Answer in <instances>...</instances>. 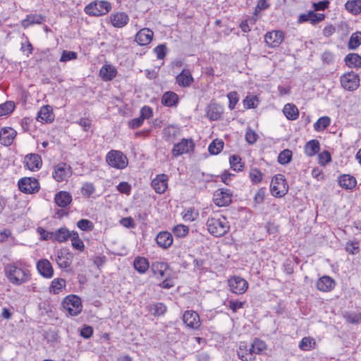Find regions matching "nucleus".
Segmentation results:
<instances>
[{
	"instance_id": "24",
	"label": "nucleus",
	"mask_w": 361,
	"mask_h": 361,
	"mask_svg": "<svg viewBox=\"0 0 361 361\" xmlns=\"http://www.w3.org/2000/svg\"><path fill=\"white\" fill-rule=\"evenodd\" d=\"M154 36V32L149 28H142L135 35V41L139 45L145 46L149 44Z\"/></svg>"
},
{
	"instance_id": "49",
	"label": "nucleus",
	"mask_w": 361,
	"mask_h": 361,
	"mask_svg": "<svg viewBox=\"0 0 361 361\" xmlns=\"http://www.w3.org/2000/svg\"><path fill=\"white\" fill-rule=\"evenodd\" d=\"M95 186L92 183L85 182L81 187V194L85 197H90L95 192Z\"/></svg>"
},
{
	"instance_id": "43",
	"label": "nucleus",
	"mask_w": 361,
	"mask_h": 361,
	"mask_svg": "<svg viewBox=\"0 0 361 361\" xmlns=\"http://www.w3.org/2000/svg\"><path fill=\"white\" fill-rule=\"evenodd\" d=\"M71 256L68 253L59 252L56 262L59 267L68 268L71 264Z\"/></svg>"
},
{
	"instance_id": "12",
	"label": "nucleus",
	"mask_w": 361,
	"mask_h": 361,
	"mask_svg": "<svg viewBox=\"0 0 361 361\" xmlns=\"http://www.w3.org/2000/svg\"><path fill=\"white\" fill-rule=\"evenodd\" d=\"M232 196L229 190L219 189L213 195V202L218 207H226L231 203Z\"/></svg>"
},
{
	"instance_id": "21",
	"label": "nucleus",
	"mask_w": 361,
	"mask_h": 361,
	"mask_svg": "<svg viewBox=\"0 0 361 361\" xmlns=\"http://www.w3.org/2000/svg\"><path fill=\"white\" fill-rule=\"evenodd\" d=\"M24 164L32 171H38L42 164V158L39 154H30L25 157Z\"/></svg>"
},
{
	"instance_id": "57",
	"label": "nucleus",
	"mask_w": 361,
	"mask_h": 361,
	"mask_svg": "<svg viewBox=\"0 0 361 361\" xmlns=\"http://www.w3.org/2000/svg\"><path fill=\"white\" fill-rule=\"evenodd\" d=\"M229 101L228 107L231 110L235 109V105L239 101L238 94L235 91H232L227 94Z\"/></svg>"
},
{
	"instance_id": "37",
	"label": "nucleus",
	"mask_w": 361,
	"mask_h": 361,
	"mask_svg": "<svg viewBox=\"0 0 361 361\" xmlns=\"http://www.w3.org/2000/svg\"><path fill=\"white\" fill-rule=\"evenodd\" d=\"M285 116L290 121H295L299 117V110L293 104H286L283 109Z\"/></svg>"
},
{
	"instance_id": "1",
	"label": "nucleus",
	"mask_w": 361,
	"mask_h": 361,
	"mask_svg": "<svg viewBox=\"0 0 361 361\" xmlns=\"http://www.w3.org/2000/svg\"><path fill=\"white\" fill-rule=\"evenodd\" d=\"M4 272L8 281L16 286L27 283L32 276L30 270L20 261L7 264Z\"/></svg>"
},
{
	"instance_id": "63",
	"label": "nucleus",
	"mask_w": 361,
	"mask_h": 361,
	"mask_svg": "<svg viewBox=\"0 0 361 361\" xmlns=\"http://www.w3.org/2000/svg\"><path fill=\"white\" fill-rule=\"evenodd\" d=\"M258 138V135L252 129L248 128L245 134V140L249 144H254Z\"/></svg>"
},
{
	"instance_id": "8",
	"label": "nucleus",
	"mask_w": 361,
	"mask_h": 361,
	"mask_svg": "<svg viewBox=\"0 0 361 361\" xmlns=\"http://www.w3.org/2000/svg\"><path fill=\"white\" fill-rule=\"evenodd\" d=\"M341 86L348 91H354L360 85V76L357 73L350 71L343 74L340 79Z\"/></svg>"
},
{
	"instance_id": "50",
	"label": "nucleus",
	"mask_w": 361,
	"mask_h": 361,
	"mask_svg": "<svg viewBox=\"0 0 361 361\" xmlns=\"http://www.w3.org/2000/svg\"><path fill=\"white\" fill-rule=\"evenodd\" d=\"M173 233L177 238H184L189 233V227L184 224H178L173 228Z\"/></svg>"
},
{
	"instance_id": "27",
	"label": "nucleus",
	"mask_w": 361,
	"mask_h": 361,
	"mask_svg": "<svg viewBox=\"0 0 361 361\" xmlns=\"http://www.w3.org/2000/svg\"><path fill=\"white\" fill-rule=\"evenodd\" d=\"M172 235L167 231L160 232L156 238L157 245L162 248H169L173 244Z\"/></svg>"
},
{
	"instance_id": "35",
	"label": "nucleus",
	"mask_w": 361,
	"mask_h": 361,
	"mask_svg": "<svg viewBox=\"0 0 361 361\" xmlns=\"http://www.w3.org/2000/svg\"><path fill=\"white\" fill-rule=\"evenodd\" d=\"M163 133L166 141L173 142L180 135V130L174 126H168L164 129Z\"/></svg>"
},
{
	"instance_id": "10",
	"label": "nucleus",
	"mask_w": 361,
	"mask_h": 361,
	"mask_svg": "<svg viewBox=\"0 0 361 361\" xmlns=\"http://www.w3.org/2000/svg\"><path fill=\"white\" fill-rule=\"evenodd\" d=\"M19 190L26 194H34L39 191V183L35 178H23L18 181Z\"/></svg>"
},
{
	"instance_id": "59",
	"label": "nucleus",
	"mask_w": 361,
	"mask_h": 361,
	"mask_svg": "<svg viewBox=\"0 0 361 361\" xmlns=\"http://www.w3.org/2000/svg\"><path fill=\"white\" fill-rule=\"evenodd\" d=\"M77 56H78V54L76 52L64 50L62 52V54H61V56L60 59V61L61 62H66V61H68L71 60L76 59Z\"/></svg>"
},
{
	"instance_id": "39",
	"label": "nucleus",
	"mask_w": 361,
	"mask_h": 361,
	"mask_svg": "<svg viewBox=\"0 0 361 361\" xmlns=\"http://www.w3.org/2000/svg\"><path fill=\"white\" fill-rule=\"evenodd\" d=\"M66 280L61 278L54 279L49 288V293L52 294H59L66 287Z\"/></svg>"
},
{
	"instance_id": "3",
	"label": "nucleus",
	"mask_w": 361,
	"mask_h": 361,
	"mask_svg": "<svg viewBox=\"0 0 361 361\" xmlns=\"http://www.w3.org/2000/svg\"><path fill=\"white\" fill-rule=\"evenodd\" d=\"M111 8V4L108 1L95 0L85 6L84 11L90 16L99 17L107 14Z\"/></svg>"
},
{
	"instance_id": "28",
	"label": "nucleus",
	"mask_w": 361,
	"mask_h": 361,
	"mask_svg": "<svg viewBox=\"0 0 361 361\" xmlns=\"http://www.w3.org/2000/svg\"><path fill=\"white\" fill-rule=\"evenodd\" d=\"M176 82L180 87H189L193 82V78L190 70L183 69L182 72L176 76Z\"/></svg>"
},
{
	"instance_id": "31",
	"label": "nucleus",
	"mask_w": 361,
	"mask_h": 361,
	"mask_svg": "<svg viewBox=\"0 0 361 361\" xmlns=\"http://www.w3.org/2000/svg\"><path fill=\"white\" fill-rule=\"evenodd\" d=\"M223 108L217 104H210L207 109V116L212 121L219 120L223 114Z\"/></svg>"
},
{
	"instance_id": "36",
	"label": "nucleus",
	"mask_w": 361,
	"mask_h": 361,
	"mask_svg": "<svg viewBox=\"0 0 361 361\" xmlns=\"http://www.w3.org/2000/svg\"><path fill=\"white\" fill-rule=\"evenodd\" d=\"M72 233L73 231H70L68 228H61L54 231L53 240L59 243L66 242L70 238Z\"/></svg>"
},
{
	"instance_id": "56",
	"label": "nucleus",
	"mask_w": 361,
	"mask_h": 361,
	"mask_svg": "<svg viewBox=\"0 0 361 361\" xmlns=\"http://www.w3.org/2000/svg\"><path fill=\"white\" fill-rule=\"evenodd\" d=\"M257 102L256 96H247L243 100V105L245 109H254L257 107Z\"/></svg>"
},
{
	"instance_id": "17",
	"label": "nucleus",
	"mask_w": 361,
	"mask_h": 361,
	"mask_svg": "<svg viewBox=\"0 0 361 361\" xmlns=\"http://www.w3.org/2000/svg\"><path fill=\"white\" fill-rule=\"evenodd\" d=\"M325 19V15L323 13H316L313 11H310L306 13H302L298 16V23H303L310 22L312 25H316Z\"/></svg>"
},
{
	"instance_id": "30",
	"label": "nucleus",
	"mask_w": 361,
	"mask_h": 361,
	"mask_svg": "<svg viewBox=\"0 0 361 361\" xmlns=\"http://www.w3.org/2000/svg\"><path fill=\"white\" fill-rule=\"evenodd\" d=\"M117 71L111 65H104L99 71V76L104 81H111L116 75Z\"/></svg>"
},
{
	"instance_id": "15",
	"label": "nucleus",
	"mask_w": 361,
	"mask_h": 361,
	"mask_svg": "<svg viewBox=\"0 0 361 361\" xmlns=\"http://www.w3.org/2000/svg\"><path fill=\"white\" fill-rule=\"evenodd\" d=\"M153 275L159 280L166 277L169 274V265L166 262L157 261L152 264L150 267Z\"/></svg>"
},
{
	"instance_id": "20",
	"label": "nucleus",
	"mask_w": 361,
	"mask_h": 361,
	"mask_svg": "<svg viewBox=\"0 0 361 361\" xmlns=\"http://www.w3.org/2000/svg\"><path fill=\"white\" fill-rule=\"evenodd\" d=\"M238 358L242 361H254L255 356L252 353L251 345H248L245 342H240L237 350Z\"/></svg>"
},
{
	"instance_id": "62",
	"label": "nucleus",
	"mask_w": 361,
	"mask_h": 361,
	"mask_svg": "<svg viewBox=\"0 0 361 361\" xmlns=\"http://www.w3.org/2000/svg\"><path fill=\"white\" fill-rule=\"evenodd\" d=\"M319 163L322 166H325L327 163L330 162L331 160V154L327 151H324L322 153L319 154Z\"/></svg>"
},
{
	"instance_id": "14",
	"label": "nucleus",
	"mask_w": 361,
	"mask_h": 361,
	"mask_svg": "<svg viewBox=\"0 0 361 361\" xmlns=\"http://www.w3.org/2000/svg\"><path fill=\"white\" fill-rule=\"evenodd\" d=\"M36 268L39 274L45 279H51L54 276V268L47 259L38 260L36 263Z\"/></svg>"
},
{
	"instance_id": "6",
	"label": "nucleus",
	"mask_w": 361,
	"mask_h": 361,
	"mask_svg": "<svg viewBox=\"0 0 361 361\" xmlns=\"http://www.w3.org/2000/svg\"><path fill=\"white\" fill-rule=\"evenodd\" d=\"M270 190L276 197H283L288 191V185L282 174L274 176L271 181Z\"/></svg>"
},
{
	"instance_id": "48",
	"label": "nucleus",
	"mask_w": 361,
	"mask_h": 361,
	"mask_svg": "<svg viewBox=\"0 0 361 361\" xmlns=\"http://www.w3.org/2000/svg\"><path fill=\"white\" fill-rule=\"evenodd\" d=\"M361 44V32L352 34L348 42L349 49H356Z\"/></svg>"
},
{
	"instance_id": "64",
	"label": "nucleus",
	"mask_w": 361,
	"mask_h": 361,
	"mask_svg": "<svg viewBox=\"0 0 361 361\" xmlns=\"http://www.w3.org/2000/svg\"><path fill=\"white\" fill-rule=\"evenodd\" d=\"M142 119H149L153 116V111L150 106H145L140 110V116Z\"/></svg>"
},
{
	"instance_id": "55",
	"label": "nucleus",
	"mask_w": 361,
	"mask_h": 361,
	"mask_svg": "<svg viewBox=\"0 0 361 361\" xmlns=\"http://www.w3.org/2000/svg\"><path fill=\"white\" fill-rule=\"evenodd\" d=\"M77 226L82 231H91L94 228L93 223L88 219H80L77 223Z\"/></svg>"
},
{
	"instance_id": "53",
	"label": "nucleus",
	"mask_w": 361,
	"mask_h": 361,
	"mask_svg": "<svg viewBox=\"0 0 361 361\" xmlns=\"http://www.w3.org/2000/svg\"><path fill=\"white\" fill-rule=\"evenodd\" d=\"M292 159V152L290 149H284L281 152L278 157V161L281 164H288Z\"/></svg>"
},
{
	"instance_id": "2",
	"label": "nucleus",
	"mask_w": 361,
	"mask_h": 361,
	"mask_svg": "<svg viewBox=\"0 0 361 361\" xmlns=\"http://www.w3.org/2000/svg\"><path fill=\"white\" fill-rule=\"evenodd\" d=\"M206 226L208 232L215 237L224 236L230 228L227 219L224 216L217 214L208 218Z\"/></svg>"
},
{
	"instance_id": "16",
	"label": "nucleus",
	"mask_w": 361,
	"mask_h": 361,
	"mask_svg": "<svg viewBox=\"0 0 361 361\" xmlns=\"http://www.w3.org/2000/svg\"><path fill=\"white\" fill-rule=\"evenodd\" d=\"M168 180L167 175L159 174L152 180L151 186L157 193L163 194L168 188Z\"/></svg>"
},
{
	"instance_id": "41",
	"label": "nucleus",
	"mask_w": 361,
	"mask_h": 361,
	"mask_svg": "<svg viewBox=\"0 0 361 361\" xmlns=\"http://www.w3.org/2000/svg\"><path fill=\"white\" fill-rule=\"evenodd\" d=\"M345 62L350 68H361V56L357 54H348L345 58Z\"/></svg>"
},
{
	"instance_id": "33",
	"label": "nucleus",
	"mask_w": 361,
	"mask_h": 361,
	"mask_svg": "<svg viewBox=\"0 0 361 361\" xmlns=\"http://www.w3.org/2000/svg\"><path fill=\"white\" fill-rule=\"evenodd\" d=\"M178 101L179 98L178 94L171 91L166 92L161 97V104L168 107L176 106Z\"/></svg>"
},
{
	"instance_id": "22",
	"label": "nucleus",
	"mask_w": 361,
	"mask_h": 361,
	"mask_svg": "<svg viewBox=\"0 0 361 361\" xmlns=\"http://www.w3.org/2000/svg\"><path fill=\"white\" fill-rule=\"evenodd\" d=\"M17 135L16 131L11 127H4L0 130V142L4 146H10Z\"/></svg>"
},
{
	"instance_id": "54",
	"label": "nucleus",
	"mask_w": 361,
	"mask_h": 361,
	"mask_svg": "<svg viewBox=\"0 0 361 361\" xmlns=\"http://www.w3.org/2000/svg\"><path fill=\"white\" fill-rule=\"evenodd\" d=\"M15 104L13 102H6L0 105V116L8 115L13 111Z\"/></svg>"
},
{
	"instance_id": "61",
	"label": "nucleus",
	"mask_w": 361,
	"mask_h": 361,
	"mask_svg": "<svg viewBox=\"0 0 361 361\" xmlns=\"http://www.w3.org/2000/svg\"><path fill=\"white\" fill-rule=\"evenodd\" d=\"M38 234L40 236V239L42 240H53L54 231H47L42 227H39L37 230Z\"/></svg>"
},
{
	"instance_id": "40",
	"label": "nucleus",
	"mask_w": 361,
	"mask_h": 361,
	"mask_svg": "<svg viewBox=\"0 0 361 361\" xmlns=\"http://www.w3.org/2000/svg\"><path fill=\"white\" fill-rule=\"evenodd\" d=\"M345 8L352 15L357 16L361 13V0H348L345 4Z\"/></svg>"
},
{
	"instance_id": "7",
	"label": "nucleus",
	"mask_w": 361,
	"mask_h": 361,
	"mask_svg": "<svg viewBox=\"0 0 361 361\" xmlns=\"http://www.w3.org/2000/svg\"><path fill=\"white\" fill-rule=\"evenodd\" d=\"M72 167L66 163H59L54 167L52 177L56 182L67 181L72 176Z\"/></svg>"
},
{
	"instance_id": "5",
	"label": "nucleus",
	"mask_w": 361,
	"mask_h": 361,
	"mask_svg": "<svg viewBox=\"0 0 361 361\" xmlns=\"http://www.w3.org/2000/svg\"><path fill=\"white\" fill-rule=\"evenodd\" d=\"M62 306L64 311L71 316L78 315L82 309L81 300L75 295L66 296L62 301Z\"/></svg>"
},
{
	"instance_id": "26",
	"label": "nucleus",
	"mask_w": 361,
	"mask_h": 361,
	"mask_svg": "<svg viewBox=\"0 0 361 361\" xmlns=\"http://www.w3.org/2000/svg\"><path fill=\"white\" fill-rule=\"evenodd\" d=\"M72 200V195L66 191H59L54 197L56 204L62 208L68 206L71 203Z\"/></svg>"
},
{
	"instance_id": "13",
	"label": "nucleus",
	"mask_w": 361,
	"mask_h": 361,
	"mask_svg": "<svg viewBox=\"0 0 361 361\" xmlns=\"http://www.w3.org/2000/svg\"><path fill=\"white\" fill-rule=\"evenodd\" d=\"M284 39V33L281 30H272L264 35V41L268 47L276 48L280 46Z\"/></svg>"
},
{
	"instance_id": "18",
	"label": "nucleus",
	"mask_w": 361,
	"mask_h": 361,
	"mask_svg": "<svg viewBox=\"0 0 361 361\" xmlns=\"http://www.w3.org/2000/svg\"><path fill=\"white\" fill-rule=\"evenodd\" d=\"M111 25L116 28L125 27L129 22V16L124 12H114L109 16Z\"/></svg>"
},
{
	"instance_id": "19",
	"label": "nucleus",
	"mask_w": 361,
	"mask_h": 361,
	"mask_svg": "<svg viewBox=\"0 0 361 361\" xmlns=\"http://www.w3.org/2000/svg\"><path fill=\"white\" fill-rule=\"evenodd\" d=\"M183 322L190 328L197 329L200 326L201 322L199 314L192 310H187L183 315Z\"/></svg>"
},
{
	"instance_id": "9",
	"label": "nucleus",
	"mask_w": 361,
	"mask_h": 361,
	"mask_svg": "<svg viewBox=\"0 0 361 361\" xmlns=\"http://www.w3.org/2000/svg\"><path fill=\"white\" fill-rule=\"evenodd\" d=\"M195 143L192 139H182L180 142L174 144L171 154L173 157H178L183 154H188L193 151Z\"/></svg>"
},
{
	"instance_id": "52",
	"label": "nucleus",
	"mask_w": 361,
	"mask_h": 361,
	"mask_svg": "<svg viewBox=\"0 0 361 361\" xmlns=\"http://www.w3.org/2000/svg\"><path fill=\"white\" fill-rule=\"evenodd\" d=\"M263 174L257 168L251 169L249 173V177L253 184H258L262 180Z\"/></svg>"
},
{
	"instance_id": "23",
	"label": "nucleus",
	"mask_w": 361,
	"mask_h": 361,
	"mask_svg": "<svg viewBox=\"0 0 361 361\" xmlns=\"http://www.w3.org/2000/svg\"><path fill=\"white\" fill-rule=\"evenodd\" d=\"M336 284L334 279L329 276H323L317 280L316 286L322 292H329L335 288Z\"/></svg>"
},
{
	"instance_id": "34",
	"label": "nucleus",
	"mask_w": 361,
	"mask_h": 361,
	"mask_svg": "<svg viewBox=\"0 0 361 361\" xmlns=\"http://www.w3.org/2000/svg\"><path fill=\"white\" fill-rule=\"evenodd\" d=\"M69 239H71L73 249L77 251L78 253H82L85 251V244L77 231H73V233Z\"/></svg>"
},
{
	"instance_id": "25",
	"label": "nucleus",
	"mask_w": 361,
	"mask_h": 361,
	"mask_svg": "<svg viewBox=\"0 0 361 361\" xmlns=\"http://www.w3.org/2000/svg\"><path fill=\"white\" fill-rule=\"evenodd\" d=\"M54 119L52 107L49 105L42 106L37 114V120L42 123H51Z\"/></svg>"
},
{
	"instance_id": "58",
	"label": "nucleus",
	"mask_w": 361,
	"mask_h": 361,
	"mask_svg": "<svg viewBox=\"0 0 361 361\" xmlns=\"http://www.w3.org/2000/svg\"><path fill=\"white\" fill-rule=\"evenodd\" d=\"M245 302H241L235 300H228L227 301V306L232 310L233 312H236L238 310L244 307Z\"/></svg>"
},
{
	"instance_id": "4",
	"label": "nucleus",
	"mask_w": 361,
	"mask_h": 361,
	"mask_svg": "<svg viewBox=\"0 0 361 361\" xmlns=\"http://www.w3.org/2000/svg\"><path fill=\"white\" fill-rule=\"evenodd\" d=\"M106 164L116 169L122 170L128 165V159L126 155L120 150L111 149L106 155Z\"/></svg>"
},
{
	"instance_id": "45",
	"label": "nucleus",
	"mask_w": 361,
	"mask_h": 361,
	"mask_svg": "<svg viewBox=\"0 0 361 361\" xmlns=\"http://www.w3.org/2000/svg\"><path fill=\"white\" fill-rule=\"evenodd\" d=\"M331 118L329 116L320 117L314 124V130L317 132H322L329 126Z\"/></svg>"
},
{
	"instance_id": "11",
	"label": "nucleus",
	"mask_w": 361,
	"mask_h": 361,
	"mask_svg": "<svg viewBox=\"0 0 361 361\" xmlns=\"http://www.w3.org/2000/svg\"><path fill=\"white\" fill-rule=\"evenodd\" d=\"M228 286L232 293L241 295L245 293L248 288V283L240 276H234L229 279Z\"/></svg>"
},
{
	"instance_id": "38",
	"label": "nucleus",
	"mask_w": 361,
	"mask_h": 361,
	"mask_svg": "<svg viewBox=\"0 0 361 361\" xmlns=\"http://www.w3.org/2000/svg\"><path fill=\"white\" fill-rule=\"evenodd\" d=\"M305 153L308 157H312L320 150V144L317 140H312L305 145Z\"/></svg>"
},
{
	"instance_id": "44",
	"label": "nucleus",
	"mask_w": 361,
	"mask_h": 361,
	"mask_svg": "<svg viewBox=\"0 0 361 361\" xmlns=\"http://www.w3.org/2000/svg\"><path fill=\"white\" fill-rule=\"evenodd\" d=\"M315 340L310 336L304 337L299 343V348L303 351H309L314 348Z\"/></svg>"
},
{
	"instance_id": "32",
	"label": "nucleus",
	"mask_w": 361,
	"mask_h": 361,
	"mask_svg": "<svg viewBox=\"0 0 361 361\" xmlns=\"http://www.w3.org/2000/svg\"><path fill=\"white\" fill-rule=\"evenodd\" d=\"M134 269L140 274H145L149 268V263L144 257H136L133 262Z\"/></svg>"
},
{
	"instance_id": "60",
	"label": "nucleus",
	"mask_w": 361,
	"mask_h": 361,
	"mask_svg": "<svg viewBox=\"0 0 361 361\" xmlns=\"http://www.w3.org/2000/svg\"><path fill=\"white\" fill-rule=\"evenodd\" d=\"M152 310H153L152 314L154 315L160 316L166 312V307L163 303L157 302L153 305Z\"/></svg>"
},
{
	"instance_id": "29",
	"label": "nucleus",
	"mask_w": 361,
	"mask_h": 361,
	"mask_svg": "<svg viewBox=\"0 0 361 361\" xmlns=\"http://www.w3.org/2000/svg\"><path fill=\"white\" fill-rule=\"evenodd\" d=\"M338 182V185L345 190H352L355 188L357 185V180L355 178L348 174H343L340 176Z\"/></svg>"
},
{
	"instance_id": "51",
	"label": "nucleus",
	"mask_w": 361,
	"mask_h": 361,
	"mask_svg": "<svg viewBox=\"0 0 361 361\" xmlns=\"http://www.w3.org/2000/svg\"><path fill=\"white\" fill-rule=\"evenodd\" d=\"M251 346L252 348V353H254L255 356L257 354H260L267 348L266 343L258 338H255L254 340L253 343L251 344Z\"/></svg>"
},
{
	"instance_id": "42",
	"label": "nucleus",
	"mask_w": 361,
	"mask_h": 361,
	"mask_svg": "<svg viewBox=\"0 0 361 361\" xmlns=\"http://www.w3.org/2000/svg\"><path fill=\"white\" fill-rule=\"evenodd\" d=\"M183 219L186 222L195 221L199 216V212L194 207L186 208L181 213Z\"/></svg>"
},
{
	"instance_id": "47",
	"label": "nucleus",
	"mask_w": 361,
	"mask_h": 361,
	"mask_svg": "<svg viewBox=\"0 0 361 361\" xmlns=\"http://www.w3.org/2000/svg\"><path fill=\"white\" fill-rule=\"evenodd\" d=\"M224 142L221 140L216 139L209 145L208 150L211 154H219L224 148Z\"/></svg>"
},
{
	"instance_id": "46",
	"label": "nucleus",
	"mask_w": 361,
	"mask_h": 361,
	"mask_svg": "<svg viewBox=\"0 0 361 361\" xmlns=\"http://www.w3.org/2000/svg\"><path fill=\"white\" fill-rule=\"evenodd\" d=\"M229 162L231 168L237 172L243 171L244 168V163L242 161V159L238 155H232L229 158Z\"/></svg>"
}]
</instances>
